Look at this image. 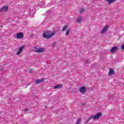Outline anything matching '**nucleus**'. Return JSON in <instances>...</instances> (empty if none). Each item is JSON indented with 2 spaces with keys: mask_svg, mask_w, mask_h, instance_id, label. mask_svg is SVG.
Wrapping results in <instances>:
<instances>
[{
  "mask_svg": "<svg viewBox=\"0 0 124 124\" xmlns=\"http://www.w3.org/2000/svg\"><path fill=\"white\" fill-rule=\"evenodd\" d=\"M102 116V114H101V112L98 113L96 115L94 116H92L90 117L86 121V124L87 123H88V122H90V120H92V119H93V120L94 121L95 120H98Z\"/></svg>",
  "mask_w": 124,
  "mask_h": 124,
  "instance_id": "obj_1",
  "label": "nucleus"
},
{
  "mask_svg": "<svg viewBox=\"0 0 124 124\" xmlns=\"http://www.w3.org/2000/svg\"><path fill=\"white\" fill-rule=\"evenodd\" d=\"M56 33L57 31H55V32L51 33L50 35H48V32L46 31L43 33V36L45 38H46V39H49V38H51L52 36H54Z\"/></svg>",
  "mask_w": 124,
  "mask_h": 124,
  "instance_id": "obj_2",
  "label": "nucleus"
},
{
  "mask_svg": "<svg viewBox=\"0 0 124 124\" xmlns=\"http://www.w3.org/2000/svg\"><path fill=\"white\" fill-rule=\"evenodd\" d=\"M34 52L35 53H43L44 52V48H38L37 47H34Z\"/></svg>",
  "mask_w": 124,
  "mask_h": 124,
  "instance_id": "obj_3",
  "label": "nucleus"
},
{
  "mask_svg": "<svg viewBox=\"0 0 124 124\" xmlns=\"http://www.w3.org/2000/svg\"><path fill=\"white\" fill-rule=\"evenodd\" d=\"M25 48V46H22L20 47V48L18 49V51L16 52V55H19L22 52H23V50H24V48Z\"/></svg>",
  "mask_w": 124,
  "mask_h": 124,
  "instance_id": "obj_4",
  "label": "nucleus"
},
{
  "mask_svg": "<svg viewBox=\"0 0 124 124\" xmlns=\"http://www.w3.org/2000/svg\"><path fill=\"white\" fill-rule=\"evenodd\" d=\"M24 37V33L23 32H19L16 34V38L20 39Z\"/></svg>",
  "mask_w": 124,
  "mask_h": 124,
  "instance_id": "obj_5",
  "label": "nucleus"
},
{
  "mask_svg": "<svg viewBox=\"0 0 124 124\" xmlns=\"http://www.w3.org/2000/svg\"><path fill=\"white\" fill-rule=\"evenodd\" d=\"M86 91H87V88L85 87H81L79 90V92H80L81 93H86Z\"/></svg>",
  "mask_w": 124,
  "mask_h": 124,
  "instance_id": "obj_6",
  "label": "nucleus"
},
{
  "mask_svg": "<svg viewBox=\"0 0 124 124\" xmlns=\"http://www.w3.org/2000/svg\"><path fill=\"white\" fill-rule=\"evenodd\" d=\"M108 25L105 26L104 29H102L101 33H104V32H106V31H107V30H108Z\"/></svg>",
  "mask_w": 124,
  "mask_h": 124,
  "instance_id": "obj_7",
  "label": "nucleus"
},
{
  "mask_svg": "<svg viewBox=\"0 0 124 124\" xmlns=\"http://www.w3.org/2000/svg\"><path fill=\"white\" fill-rule=\"evenodd\" d=\"M8 10V6H5L4 7H3L1 8V12H5Z\"/></svg>",
  "mask_w": 124,
  "mask_h": 124,
  "instance_id": "obj_8",
  "label": "nucleus"
},
{
  "mask_svg": "<svg viewBox=\"0 0 124 124\" xmlns=\"http://www.w3.org/2000/svg\"><path fill=\"white\" fill-rule=\"evenodd\" d=\"M62 84H57L54 87V89L55 90L57 89L59 90L60 89H62Z\"/></svg>",
  "mask_w": 124,
  "mask_h": 124,
  "instance_id": "obj_9",
  "label": "nucleus"
},
{
  "mask_svg": "<svg viewBox=\"0 0 124 124\" xmlns=\"http://www.w3.org/2000/svg\"><path fill=\"white\" fill-rule=\"evenodd\" d=\"M118 50V47L117 46H113L110 50L111 53H114V52H116Z\"/></svg>",
  "mask_w": 124,
  "mask_h": 124,
  "instance_id": "obj_10",
  "label": "nucleus"
},
{
  "mask_svg": "<svg viewBox=\"0 0 124 124\" xmlns=\"http://www.w3.org/2000/svg\"><path fill=\"white\" fill-rule=\"evenodd\" d=\"M114 74H115V72H114V69H110L109 73L108 74V76H111V75H114Z\"/></svg>",
  "mask_w": 124,
  "mask_h": 124,
  "instance_id": "obj_11",
  "label": "nucleus"
},
{
  "mask_svg": "<svg viewBox=\"0 0 124 124\" xmlns=\"http://www.w3.org/2000/svg\"><path fill=\"white\" fill-rule=\"evenodd\" d=\"M43 81H44V79H43V78L39 79L36 80L35 83L37 84H39L40 83L43 82Z\"/></svg>",
  "mask_w": 124,
  "mask_h": 124,
  "instance_id": "obj_12",
  "label": "nucleus"
},
{
  "mask_svg": "<svg viewBox=\"0 0 124 124\" xmlns=\"http://www.w3.org/2000/svg\"><path fill=\"white\" fill-rule=\"evenodd\" d=\"M83 21V18H82V17H78L77 18V22L78 23H82V22Z\"/></svg>",
  "mask_w": 124,
  "mask_h": 124,
  "instance_id": "obj_13",
  "label": "nucleus"
},
{
  "mask_svg": "<svg viewBox=\"0 0 124 124\" xmlns=\"http://www.w3.org/2000/svg\"><path fill=\"white\" fill-rule=\"evenodd\" d=\"M68 29V25H65L64 27H63L62 29V31H66Z\"/></svg>",
  "mask_w": 124,
  "mask_h": 124,
  "instance_id": "obj_14",
  "label": "nucleus"
},
{
  "mask_svg": "<svg viewBox=\"0 0 124 124\" xmlns=\"http://www.w3.org/2000/svg\"><path fill=\"white\" fill-rule=\"evenodd\" d=\"M108 2V4H110L111 3H113V2H115L116 1V0H106Z\"/></svg>",
  "mask_w": 124,
  "mask_h": 124,
  "instance_id": "obj_15",
  "label": "nucleus"
},
{
  "mask_svg": "<svg viewBox=\"0 0 124 124\" xmlns=\"http://www.w3.org/2000/svg\"><path fill=\"white\" fill-rule=\"evenodd\" d=\"M69 32H70V29L67 30L65 35H68V34H69Z\"/></svg>",
  "mask_w": 124,
  "mask_h": 124,
  "instance_id": "obj_16",
  "label": "nucleus"
},
{
  "mask_svg": "<svg viewBox=\"0 0 124 124\" xmlns=\"http://www.w3.org/2000/svg\"><path fill=\"white\" fill-rule=\"evenodd\" d=\"M30 108H26L24 110L23 112L27 114V112H29L30 110Z\"/></svg>",
  "mask_w": 124,
  "mask_h": 124,
  "instance_id": "obj_17",
  "label": "nucleus"
},
{
  "mask_svg": "<svg viewBox=\"0 0 124 124\" xmlns=\"http://www.w3.org/2000/svg\"><path fill=\"white\" fill-rule=\"evenodd\" d=\"M80 123H81V118H79L78 119L76 124H80Z\"/></svg>",
  "mask_w": 124,
  "mask_h": 124,
  "instance_id": "obj_18",
  "label": "nucleus"
},
{
  "mask_svg": "<svg viewBox=\"0 0 124 124\" xmlns=\"http://www.w3.org/2000/svg\"><path fill=\"white\" fill-rule=\"evenodd\" d=\"M82 12H85V9H80V11H79V13L81 14Z\"/></svg>",
  "mask_w": 124,
  "mask_h": 124,
  "instance_id": "obj_19",
  "label": "nucleus"
},
{
  "mask_svg": "<svg viewBox=\"0 0 124 124\" xmlns=\"http://www.w3.org/2000/svg\"><path fill=\"white\" fill-rule=\"evenodd\" d=\"M56 46V42H54L53 43H52V47H55Z\"/></svg>",
  "mask_w": 124,
  "mask_h": 124,
  "instance_id": "obj_20",
  "label": "nucleus"
},
{
  "mask_svg": "<svg viewBox=\"0 0 124 124\" xmlns=\"http://www.w3.org/2000/svg\"><path fill=\"white\" fill-rule=\"evenodd\" d=\"M84 62L85 63H88V62H89V60L88 59L85 60Z\"/></svg>",
  "mask_w": 124,
  "mask_h": 124,
  "instance_id": "obj_21",
  "label": "nucleus"
},
{
  "mask_svg": "<svg viewBox=\"0 0 124 124\" xmlns=\"http://www.w3.org/2000/svg\"><path fill=\"white\" fill-rule=\"evenodd\" d=\"M30 73H32L33 72V70L30 69L29 71Z\"/></svg>",
  "mask_w": 124,
  "mask_h": 124,
  "instance_id": "obj_22",
  "label": "nucleus"
},
{
  "mask_svg": "<svg viewBox=\"0 0 124 124\" xmlns=\"http://www.w3.org/2000/svg\"><path fill=\"white\" fill-rule=\"evenodd\" d=\"M122 50H124V45H123L122 46Z\"/></svg>",
  "mask_w": 124,
  "mask_h": 124,
  "instance_id": "obj_23",
  "label": "nucleus"
},
{
  "mask_svg": "<svg viewBox=\"0 0 124 124\" xmlns=\"http://www.w3.org/2000/svg\"><path fill=\"white\" fill-rule=\"evenodd\" d=\"M0 12H1V9H0Z\"/></svg>",
  "mask_w": 124,
  "mask_h": 124,
  "instance_id": "obj_24",
  "label": "nucleus"
},
{
  "mask_svg": "<svg viewBox=\"0 0 124 124\" xmlns=\"http://www.w3.org/2000/svg\"><path fill=\"white\" fill-rule=\"evenodd\" d=\"M1 28H2V26H0Z\"/></svg>",
  "mask_w": 124,
  "mask_h": 124,
  "instance_id": "obj_25",
  "label": "nucleus"
}]
</instances>
